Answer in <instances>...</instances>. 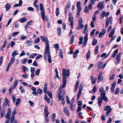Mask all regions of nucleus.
Wrapping results in <instances>:
<instances>
[{"label": "nucleus", "mask_w": 123, "mask_h": 123, "mask_svg": "<svg viewBox=\"0 0 123 123\" xmlns=\"http://www.w3.org/2000/svg\"><path fill=\"white\" fill-rule=\"evenodd\" d=\"M40 70L39 68H37L35 72V74L37 75H38L39 74Z\"/></svg>", "instance_id": "49530a36"}, {"label": "nucleus", "mask_w": 123, "mask_h": 123, "mask_svg": "<svg viewBox=\"0 0 123 123\" xmlns=\"http://www.w3.org/2000/svg\"><path fill=\"white\" fill-rule=\"evenodd\" d=\"M111 109H112V108H111V106L109 105H107L105 106L104 109V111H106L109 110Z\"/></svg>", "instance_id": "cd10ccee"}, {"label": "nucleus", "mask_w": 123, "mask_h": 123, "mask_svg": "<svg viewBox=\"0 0 123 123\" xmlns=\"http://www.w3.org/2000/svg\"><path fill=\"white\" fill-rule=\"evenodd\" d=\"M97 64L98 68L99 69H101L103 67V62L101 61L98 62H97Z\"/></svg>", "instance_id": "1a4fd4ad"}, {"label": "nucleus", "mask_w": 123, "mask_h": 123, "mask_svg": "<svg viewBox=\"0 0 123 123\" xmlns=\"http://www.w3.org/2000/svg\"><path fill=\"white\" fill-rule=\"evenodd\" d=\"M116 85V81H114L111 85V91L113 92H114L115 91L114 88H115Z\"/></svg>", "instance_id": "6e6552de"}, {"label": "nucleus", "mask_w": 123, "mask_h": 123, "mask_svg": "<svg viewBox=\"0 0 123 123\" xmlns=\"http://www.w3.org/2000/svg\"><path fill=\"white\" fill-rule=\"evenodd\" d=\"M106 93L104 92L103 93H101L100 95L101 97H99L98 98V105L99 107L101 106V104L103 102V100L105 102H107L108 101V99L105 96Z\"/></svg>", "instance_id": "f257e3e1"}, {"label": "nucleus", "mask_w": 123, "mask_h": 123, "mask_svg": "<svg viewBox=\"0 0 123 123\" xmlns=\"http://www.w3.org/2000/svg\"><path fill=\"white\" fill-rule=\"evenodd\" d=\"M56 15L57 16H58L59 14V10L58 8H57L56 10Z\"/></svg>", "instance_id": "13d9d810"}, {"label": "nucleus", "mask_w": 123, "mask_h": 123, "mask_svg": "<svg viewBox=\"0 0 123 123\" xmlns=\"http://www.w3.org/2000/svg\"><path fill=\"white\" fill-rule=\"evenodd\" d=\"M98 41L97 39L94 38L93 39L92 41V45L93 46H95L97 44V43Z\"/></svg>", "instance_id": "393cba45"}, {"label": "nucleus", "mask_w": 123, "mask_h": 123, "mask_svg": "<svg viewBox=\"0 0 123 123\" xmlns=\"http://www.w3.org/2000/svg\"><path fill=\"white\" fill-rule=\"evenodd\" d=\"M108 56V55H106V53H103L101 55V57H104L105 56V58L107 57Z\"/></svg>", "instance_id": "603ef678"}, {"label": "nucleus", "mask_w": 123, "mask_h": 123, "mask_svg": "<svg viewBox=\"0 0 123 123\" xmlns=\"http://www.w3.org/2000/svg\"><path fill=\"white\" fill-rule=\"evenodd\" d=\"M57 32L58 35L60 36L61 33V29L60 28L58 27L57 29Z\"/></svg>", "instance_id": "72a5a7b5"}, {"label": "nucleus", "mask_w": 123, "mask_h": 123, "mask_svg": "<svg viewBox=\"0 0 123 123\" xmlns=\"http://www.w3.org/2000/svg\"><path fill=\"white\" fill-rule=\"evenodd\" d=\"M63 74L62 75H64L66 76L69 77L70 75V72L69 69H68L67 71L66 69L64 68H63Z\"/></svg>", "instance_id": "423d86ee"}, {"label": "nucleus", "mask_w": 123, "mask_h": 123, "mask_svg": "<svg viewBox=\"0 0 123 123\" xmlns=\"http://www.w3.org/2000/svg\"><path fill=\"white\" fill-rule=\"evenodd\" d=\"M47 94L49 96V97L51 98H52V94L49 91H48L47 92Z\"/></svg>", "instance_id": "37998d69"}, {"label": "nucleus", "mask_w": 123, "mask_h": 123, "mask_svg": "<svg viewBox=\"0 0 123 123\" xmlns=\"http://www.w3.org/2000/svg\"><path fill=\"white\" fill-rule=\"evenodd\" d=\"M103 2L102 1L99 2L98 5L97 7L100 10H102L104 8Z\"/></svg>", "instance_id": "39448f33"}, {"label": "nucleus", "mask_w": 123, "mask_h": 123, "mask_svg": "<svg viewBox=\"0 0 123 123\" xmlns=\"http://www.w3.org/2000/svg\"><path fill=\"white\" fill-rule=\"evenodd\" d=\"M26 38V37L24 35H21L20 36V39L21 40L25 39Z\"/></svg>", "instance_id": "052dcab7"}, {"label": "nucleus", "mask_w": 123, "mask_h": 123, "mask_svg": "<svg viewBox=\"0 0 123 123\" xmlns=\"http://www.w3.org/2000/svg\"><path fill=\"white\" fill-rule=\"evenodd\" d=\"M69 104V108L71 109L72 111H73V104L70 103Z\"/></svg>", "instance_id": "3c124183"}, {"label": "nucleus", "mask_w": 123, "mask_h": 123, "mask_svg": "<svg viewBox=\"0 0 123 123\" xmlns=\"http://www.w3.org/2000/svg\"><path fill=\"white\" fill-rule=\"evenodd\" d=\"M88 40V35L87 34H86L84 38V42L83 43V45L82 46V47L86 46Z\"/></svg>", "instance_id": "0eeeda50"}, {"label": "nucleus", "mask_w": 123, "mask_h": 123, "mask_svg": "<svg viewBox=\"0 0 123 123\" xmlns=\"http://www.w3.org/2000/svg\"><path fill=\"white\" fill-rule=\"evenodd\" d=\"M112 109H111L109 110L106 113L105 115L106 116H108L109 115L110 113L111 112Z\"/></svg>", "instance_id": "4c0bfd02"}, {"label": "nucleus", "mask_w": 123, "mask_h": 123, "mask_svg": "<svg viewBox=\"0 0 123 123\" xmlns=\"http://www.w3.org/2000/svg\"><path fill=\"white\" fill-rule=\"evenodd\" d=\"M66 85V83H63V84L62 86L60 87L59 89V91H62V90L63 88Z\"/></svg>", "instance_id": "b1692460"}, {"label": "nucleus", "mask_w": 123, "mask_h": 123, "mask_svg": "<svg viewBox=\"0 0 123 123\" xmlns=\"http://www.w3.org/2000/svg\"><path fill=\"white\" fill-rule=\"evenodd\" d=\"M15 43L14 41H12L11 42L10 46L11 47H12Z\"/></svg>", "instance_id": "774afa93"}, {"label": "nucleus", "mask_w": 123, "mask_h": 123, "mask_svg": "<svg viewBox=\"0 0 123 123\" xmlns=\"http://www.w3.org/2000/svg\"><path fill=\"white\" fill-rule=\"evenodd\" d=\"M98 46H96L95 49V54H96L98 53Z\"/></svg>", "instance_id": "de8ad7c7"}, {"label": "nucleus", "mask_w": 123, "mask_h": 123, "mask_svg": "<svg viewBox=\"0 0 123 123\" xmlns=\"http://www.w3.org/2000/svg\"><path fill=\"white\" fill-rule=\"evenodd\" d=\"M63 111L65 114L67 116H69L70 115L69 111L67 109L66 107H65L63 109Z\"/></svg>", "instance_id": "9b49d317"}, {"label": "nucleus", "mask_w": 123, "mask_h": 123, "mask_svg": "<svg viewBox=\"0 0 123 123\" xmlns=\"http://www.w3.org/2000/svg\"><path fill=\"white\" fill-rule=\"evenodd\" d=\"M90 53L91 52L89 50L87 53L86 55V59H88L89 58L90 56Z\"/></svg>", "instance_id": "a18cd8bd"}, {"label": "nucleus", "mask_w": 123, "mask_h": 123, "mask_svg": "<svg viewBox=\"0 0 123 123\" xmlns=\"http://www.w3.org/2000/svg\"><path fill=\"white\" fill-rule=\"evenodd\" d=\"M18 83V81L17 80H16L15 81L14 85L13 86V89H15L17 86V84Z\"/></svg>", "instance_id": "ea45409f"}, {"label": "nucleus", "mask_w": 123, "mask_h": 123, "mask_svg": "<svg viewBox=\"0 0 123 123\" xmlns=\"http://www.w3.org/2000/svg\"><path fill=\"white\" fill-rule=\"evenodd\" d=\"M40 38L44 42H45L46 45L45 49H49V41L48 38L47 37H44V36H41L40 37Z\"/></svg>", "instance_id": "7ed1b4c3"}, {"label": "nucleus", "mask_w": 123, "mask_h": 123, "mask_svg": "<svg viewBox=\"0 0 123 123\" xmlns=\"http://www.w3.org/2000/svg\"><path fill=\"white\" fill-rule=\"evenodd\" d=\"M12 89H13V87H12V88L11 87H10L9 89V94H11L12 93Z\"/></svg>", "instance_id": "0e129e2a"}, {"label": "nucleus", "mask_w": 123, "mask_h": 123, "mask_svg": "<svg viewBox=\"0 0 123 123\" xmlns=\"http://www.w3.org/2000/svg\"><path fill=\"white\" fill-rule=\"evenodd\" d=\"M37 55V54L36 53H34L30 55L29 57L31 58H34V56H36Z\"/></svg>", "instance_id": "8fccbe9b"}, {"label": "nucleus", "mask_w": 123, "mask_h": 123, "mask_svg": "<svg viewBox=\"0 0 123 123\" xmlns=\"http://www.w3.org/2000/svg\"><path fill=\"white\" fill-rule=\"evenodd\" d=\"M74 36L72 35L71 36L70 40V43L71 44H72L73 43L74 41Z\"/></svg>", "instance_id": "a19ab883"}, {"label": "nucleus", "mask_w": 123, "mask_h": 123, "mask_svg": "<svg viewBox=\"0 0 123 123\" xmlns=\"http://www.w3.org/2000/svg\"><path fill=\"white\" fill-rule=\"evenodd\" d=\"M27 10L29 11H33L34 10V9L32 7H29L27 8Z\"/></svg>", "instance_id": "e2e57ef3"}, {"label": "nucleus", "mask_w": 123, "mask_h": 123, "mask_svg": "<svg viewBox=\"0 0 123 123\" xmlns=\"http://www.w3.org/2000/svg\"><path fill=\"white\" fill-rule=\"evenodd\" d=\"M50 52L49 49H45V51L44 53V57L46 60H47V57L48 56V60L50 63L52 62L51 58V55H50Z\"/></svg>", "instance_id": "f03ea898"}, {"label": "nucleus", "mask_w": 123, "mask_h": 123, "mask_svg": "<svg viewBox=\"0 0 123 123\" xmlns=\"http://www.w3.org/2000/svg\"><path fill=\"white\" fill-rule=\"evenodd\" d=\"M40 10L41 11H44V8L42 4H40L39 5Z\"/></svg>", "instance_id": "79ce46f5"}, {"label": "nucleus", "mask_w": 123, "mask_h": 123, "mask_svg": "<svg viewBox=\"0 0 123 123\" xmlns=\"http://www.w3.org/2000/svg\"><path fill=\"white\" fill-rule=\"evenodd\" d=\"M18 55V51H14L12 54V57L15 58V56Z\"/></svg>", "instance_id": "a878e982"}, {"label": "nucleus", "mask_w": 123, "mask_h": 123, "mask_svg": "<svg viewBox=\"0 0 123 123\" xmlns=\"http://www.w3.org/2000/svg\"><path fill=\"white\" fill-rule=\"evenodd\" d=\"M9 103V101L8 99L7 98H5V102L2 105V107L4 108L7 105H8Z\"/></svg>", "instance_id": "9d476101"}, {"label": "nucleus", "mask_w": 123, "mask_h": 123, "mask_svg": "<svg viewBox=\"0 0 123 123\" xmlns=\"http://www.w3.org/2000/svg\"><path fill=\"white\" fill-rule=\"evenodd\" d=\"M37 92L38 94L41 95L43 91L40 88H38L37 90Z\"/></svg>", "instance_id": "e433bc0d"}, {"label": "nucleus", "mask_w": 123, "mask_h": 123, "mask_svg": "<svg viewBox=\"0 0 123 123\" xmlns=\"http://www.w3.org/2000/svg\"><path fill=\"white\" fill-rule=\"evenodd\" d=\"M41 16L42 17L43 19V20H46L45 19V14L44 11H41Z\"/></svg>", "instance_id": "dca6fc26"}, {"label": "nucleus", "mask_w": 123, "mask_h": 123, "mask_svg": "<svg viewBox=\"0 0 123 123\" xmlns=\"http://www.w3.org/2000/svg\"><path fill=\"white\" fill-rule=\"evenodd\" d=\"M63 77L62 81L63 83H66L67 82V78L66 76L65 75H62Z\"/></svg>", "instance_id": "412c9836"}, {"label": "nucleus", "mask_w": 123, "mask_h": 123, "mask_svg": "<svg viewBox=\"0 0 123 123\" xmlns=\"http://www.w3.org/2000/svg\"><path fill=\"white\" fill-rule=\"evenodd\" d=\"M109 24V22L108 20V18H107L105 24V28H107Z\"/></svg>", "instance_id": "c9c22d12"}, {"label": "nucleus", "mask_w": 123, "mask_h": 123, "mask_svg": "<svg viewBox=\"0 0 123 123\" xmlns=\"http://www.w3.org/2000/svg\"><path fill=\"white\" fill-rule=\"evenodd\" d=\"M27 60V59L25 58L24 60L21 61V62L23 64H25Z\"/></svg>", "instance_id": "4d7b16f0"}, {"label": "nucleus", "mask_w": 123, "mask_h": 123, "mask_svg": "<svg viewBox=\"0 0 123 123\" xmlns=\"http://www.w3.org/2000/svg\"><path fill=\"white\" fill-rule=\"evenodd\" d=\"M72 13H70L68 16V21L70 23V25L71 26V27L72 29H73V28L74 18L72 16Z\"/></svg>", "instance_id": "20e7f679"}, {"label": "nucleus", "mask_w": 123, "mask_h": 123, "mask_svg": "<svg viewBox=\"0 0 123 123\" xmlns=\"http://www.w3.org/2000/svg\"><path fill=\"white\" fill-rule=\"evenodd\" d=\"M121 53H118L116 59L121 60V59L120 57H121Z\"/></svg>", "instance_id": "09e8293b"}, {"label": "nucleus", "mask_w": 123, "mask_h": 123, "mask_svg": "<svg viewBox=\"0 0 123 123\" xmlns=\"http://www.w3.org/2000/svg\"><path fill=\"white\" fill-rule=\"evenodd\" d=\"M16 101L15 103V105L16 106H18V105L19 104L21 101L20 99V98L16 99Z\"/></svg>", "instance_id": "5701e85b"}, {"label": "nucleus", "mask_w": 123, "mask_h": 123, "mask_svg": "<svg viewBox=\"0 0 123 123\" xmlns=\"http://www.w3.org/2000/svg\"><path fill=\"white\" fill-rule=\"evenodd\" d=\"M21 66L22 67V69L23 71H25V70H28V68L26 67L23 65L22 66Z\"/></svg>", "instance_id": "5fc2aeb1"}, {"label": "nucleus", "mask_w": 123, "mask_h": 123, "mask_svg": "<svg viewBox=\"0 0 123 123\" xmlns=\"http://www.w3.org/2000/svg\"><path fill=\"white\" fill-rule=\"evenodd\" d=\"M47 83H46L44 85V87L43 90V91L45 93H46L47 92Z\"/></svg>", "instance_id": "6ab92c4d"}, {"label": "nucleus", "mask_w": 123, "mask_h": 123, "mask_svg": "<svg viewBox=\"0 0 123 123\" xmlns=\"http://www.w3.org/2000/svg\"><path fill=\"white\" fill-rule=\"evenodd\" d=\"M115 75L113 74L112 75H111L110 77V79L111 80H112L114 79V78L115 77Z\"/></svg>", "instance_id": "680f3d73"}, {"label": "nucleus", "mask_w": 123, "mask_h": 123, "mask_svg": "<svg viewBox=\"0 0 123 123\" xmlns=\"http://www.w3.org/2000/svg\"><path fill=\"white\" fill-rule=\"evenodd\" d=\"M12 20V18H11L9 19L8 21L7 24L6 25V27H7L10 24V23Z\"/></svg>", "instance_id": "bf43d9fd"}, {"label": "nucleus", "mask_w": 123, "mask_h": 123, "mask_svg": "<svg viewBox=\"0 0 123 123\" xmlns=\"http://www.w3.org/2000/svg\"><path fill=\"white\" fill-rule=\"evenodd\" d=\"M81 91H79L78 93L77 97V100H78V99L80 98V97L81 95Z\"/></svg>", "instance_id": "c03bdc74"}, {"label": "nucleus", "mask_w": 123, "mask_h": 123, "mask_svg": "<svg viewBox=\"0 0 123 123\" xmlns=\"http://www.w3.org/2000/svg\"><path fill=\"white\" fill-rule=\"evenodd\" d=\"M15 117L14 116H12L11 118L10 123H13V122L15 119Z\"/></svg>", "instance_id": "6e6d98bb"}, {"label": "nucleus", "mask_w": 123, "mask_h": 123, "mask_svg": "<svg viewBox=\"0 0 123 123\" xmlns=\"http://www.w3.org/2000/svg\"><path fill=\"white\" fill-rule=\"evenodd\" d=\"M15 60V58L12 57L11 58L10 62L8 64H10V65H11V64H12L14 62Z\"/></svg>", "instance_id": "473e14b6"}, {"label": "nucleus", "mask_w": 123, "mask_h": 123, "mask_svg": "<svg viewBox=\"0 0 123 123\" xmlns=\"http://www.w3.org/2000/svg\"><path fill=\"white\" fill-rule=\"evenodd\" d=\"M44 99L45 100L47 101L49 104V103L50 101V99L47 97V96L46 94L45 95L44 98Z\"/></svg>", "instance_id": "a211bd4d"}, {"label": "nucleus", "mask_w": 123, "mask_h": 123, "mask_svg": "<svg viewBox=\"0 0 123 123\" xmlns=\"http://www.w3.org/2000/svg\"><path fill=\"white\" fill-rule=\"evenodd\" d=\"M90 79L92 83L93 84H94L97 80V78L95 77L93 78V76H91Z\"/></svg>", "instance_id": "f8f14e48"}, {"label": "nucleus", "mask_w": 123, "mask_h": 123, "mask_svg": "<svg viewBox=\"0 0 123 123\" xmlns=\"http://www.w3.org/2000/svg\"><path fill=\"white\" fill-rule=\"evenodd\" d=\"M56 115L55 113H53L52 114L51 118L52 122L54 121L55 119Z\"/></svg>", "instance_id": "bb28decb"}, {"label": "nucleus", "mask_w": 123, "mask_h": 123, "mask_svg": "<svg viewBox=\"0 0 123 123\" xmlns=\"http://www.w3.org/2000/svg\"><path fill=\"white\" fill-rule=\"evenodd\" d=\"M5 7L6 11H8L10 10L11 8V5L9 3H7L5 5Z\"/></svg>", "instance_id": "ddd939ff"}, {"label": "nucleus", "mask_w": 123, "mask_h": 123, "mask_svg": "<svg viewBox=\"0 0 123 123\" xmlns=\"http://www.w3.org/2000/svg\"><path fill=\"white\" fill-rule=\"evenodd\" d=\"M62 93V92L61 91H59V96H58V98H59V101H60L62 99V96L61 95V94Z\"/></svg>", "instance_id": "aec40b11"}, {"label": "nucleus", "mask_w": 123, "mask_h": 123, "mask_svg": "<svg viewBox=\"0 0 123 123\" xmlns=\"http://www.w3.org/2000/svg\"><path fill=\"white\" fill-rule=\"evenodd\" d=\"M27 20L26 18L25 17H24L19 19L20 22L23 23L26 21Z\"/></svg>", "instance_id": "4be33fe9"}, {"label": "nucleus", "mask_w": 123, "mask_h": 123, "mask_svg": "<svg viewBox=\"0 0 123 123\" xmlns=\"http://www.w3.org/2000/svg\"><path fill=\"white\" fill-rule=\"evenodd\" d=\"M44 113L46 116H48L49 114L48 111V107L47 106L45 107L44 109Z\"/></svg>", "instance_id": "2eb2a0df"}, {"label": "nucleus", "mask_w": 123, "mask_h": 123, "mask_svg": "<svg viewBox=\"0 0 123 123\" xmlns=\"http://www.w3.org/2000/svg\"><path fill=\"white\" fill-rule=\"evenodd\" d=\"M115 29H112L111 31L110 32L109 36L110 37H111L113 36V35L115 33Z\"/></svg>", "instance_id": "f3484780"}, {"label": "nucleus", "mask_w": 123, "mask_h": 123, "mask_svg": "<svg viewBox=\"0 0 123 123\" xmlns=\"http://www.w3.org/2000/svg\"><path fill=\"white\" fill-rule=\"evenodd\" d=\"M83 88V83H81L80 84L79 88V91H81Z\"/></svg>", "instance_id": "58836bf2"}, {"label": "nucleus", "mask_w": 123, "mask_h": 123, "mask_svg": "<svg viewBox=\"0 0 123 123\" xmlns=\"http://www.w3.org/2000/svg\"><path fill=\"white\" fill-rule=\"evenodd\" d=\"M119 88H117L116 89V91H115V92L114 93V94L115 95L117 94L119 92Z\"/></svg>", "instance_id": "864d4df0"}, {"label": "nucleus", "mask_w": 123, "mask_h": 123, "mask_svg": "<svg viewBox=\"0 0 123 123\" xmlns=\"http://www.w3.org/2000/svg\"><path fill=\"white\" fill-rule=\"evenodd\" d=\"M105 11H103L102 12L101 15L100 17V18L101 19H103L105 16Z\"/></svg>", "instance_id": "c756f323"}, {"label": "nucleus", "mask_w": 123, "mask_h": 123, "mask_svg": "<svg viewBox=\"0 0 123 123\" xmlns=\"http://www.w3.org/2000/svg\"><path fill=\"white\" fill-rule=\"evenodd\" d=\"M88 8L87 6H86L85 8L84 12L87 13L88 12Z\"/></svg>", "instance_id": "338daca9"}, {"label": "nucleus", "mask_w": 123, "mask_h": 123, "mask_svg": "<svg viewBox=\"0 0 123 123\" xmlns=\"http://www.w3.org/2000/svg\"><path fill=\"white\" fill-rule=\"evenodd\" d=\"M95 3H93L92 2L90 1V4L88 6V8L89 10H91L92 8V5H94Z\"/></svg>", "instance_id": "2f4dec72"}, {"label": "nucleus", "mask_w": 123, "mask_h": 123, "mask_svg": "<svg viewBox=\"0 0 123 123\" xmlns=\"http://www.w3.org/2000/svg\"><path fill=\"white\" fill-rule=\"evenodd\" d=\"M54 46L55 48V49L56 51L58 50L59 47L58 44H55L54 45Z\"/></svg>", "instance_id": "f704fd0d"}, {"label": "nucleus", "mask_w": 123, "mask_h": 123, "mask_svg": "<svg viewBox=\"0 0 123 123\" xmlns=\"http://www.w3.org/2000/svg\"><path fill=\"white\" fill-rule=\"evenodd\" d=\"M33 42L32 41L30 40H27L26 42L25 43L28 46H29L32 45Z\"/></svg>", "instance_id": "4468645a"}, {"label": "nucleus", "mask_w": 123, "mask_h": 123, "mask_svg": "<svg viewBox=\"0 0 123 123\" xmlns=\"http://www.w3.org/2000/svg\"><path fill=\"white\" fill-rule=\"evenodd\" d=\"M40 38H38L37 39L34 41V42L35 43H39L40 42Z\"/></svg>", "instance_id": "69168bd1"}, {"label": "nucleus", "mask_w": 123, "mask_h": 123, "mask_svg": "<svg viewBox=\"0 0 123 123\" xmlns=\"http://www.w3.org/2000/svg\"><path fill=\"white\" fill-rule=\"evenodd\" d=\"M99 91L101 93H103L105 92V91L104 90V88L102 86L99 89Z\"/></svg>", "instance_id": "7c9ffc66"}, {"label": "nucleus", "mask_w": 123, "mask_h": 123, "mask_svg": "<svg viewBox=\"0 0 123 123\" xmlns=\"http://www.w3.org/2000/svg\"><path fill=\"white\" fill-rule=\"evenodd\" d=\"M78 27H77V30L79 29H81L84 27V25L83 24H78Z\"/></svg>", "instance_id": "c85d7f7f"}]
</instances>
